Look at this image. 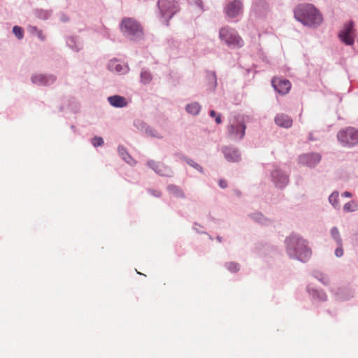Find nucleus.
Wrapping results in <instances>:
<instances>
[{
	"instance_id": "nucleus-1",
	"label": "nucleus",
	"mask_w": 358,
	"mask_h": 358,
	"mask_svg": "<svg viewBox=\"0 0 358 358\" xmlns=\"http://www.w3.org/2000/svg\"><path fill=\"white\" fill-rule=\"evenodd\" d=\"M285 250L288 257L301 262H307L312 256L308 241L300 234L292 233L285 239Z\"/></svg>"
},
{
	"instance_id": "nucleus-2",
	"label": "nucleus",
	"mask_w": 358,
	"mask_h": 358,
	"mask_svg": "<svg viewBox=\"0 0 358 358\" xmlns=\"http://www.w3.org/2000/svg\"><path fill=\"white\" fill-rule=\"evenodd\" d=\"M294 17L304 26L317 27L322 22V14L313 4L304 3L297 6L294 10Z\"/></svg>"
},
{
	"instance_id": "nucleus-3",
	"label": "nucleus",
	"mask_w": 358,
	"mask_h": 358,
	"mask_svg": "<svg viewBox=\"0 0 358 358\" xmlns=\"http://www.w3.org/2000/svg\"><path fill=\"white\" fill-rule=\"evenodd\" d=\"M120 29L123 35L131 41H137L143 36L142 27L131 17H124L122 20Z\"/></svg>"
},
{
	"instance_id": "nucleus-4",
	"label": "nucleus",
	"mask_w": 358,
	"mask_h": 358,
	"mask_svg": "<svg viewBox=\"0 0 358 358\" xmlns=\"http://www.w3.org/2000/svg\"><path fill=\"white\" fill-rule=\"evenodd\" d=\"M157 7L160 13L161 21L169 25V20L179 11V6L174 0H158Z\"/></svg>"
},
{
	"instance_id": "nucleus-5",
	"label": "nucleus",
	"mask_w": 358,
	"mask_h": 358,
	"mask_svg": "<svg viewBox=\"0 0 358 358\" xmlns=\"http://www.w3.org/2000/svg\"><path fill=\"white\" fill-rule=\"evenodd\" d=\"M220 39L224 42L228 46L233 48H241L243 45V41L238 34L237 31L231 27H224L220 29Z\"/></svg>"
},
{
	"instance_id": "nucleus-6",
	"label": "nucleus",
	"mask_w": 358,
	"mask_h": 358,
	"mask_svg": "<svg viewBox=\"0 0 358 358\" xmlns=\"http://www.w3.org/2000/svg\"><path fill=\"white\" fill-rule=\"evenodd\" d=\"M245 129L246 124L244 118L238 116L228 126L227 134L234 141H241L245 136Z\"/></svg>"
},
{
	"instance_id": "nucleus-7",
	"label": "nucleus",
	"mask_w": 358,
	"mask_h": 358,
	"mask_svg": "<svg viewBox=\"0 0 358 358\" xmlns=\"http://www.w3.org/2000/svg\"><path fill=\"white\" fill-rule=\"evenodd\" d=\"M338 141L346 147H352L358 144V129L347 127L340 130L337 134Z\"/></svg>"
},
{
	"instance_id": "nucleus-8",
	"label": "nucleus",
	"mask_w": 358,
	"mask_h": 358,
	"mask_svg": "<svg viewBox=\"0 0 358 358\" xmlns=\"http://www.w3.org/2000/svg\"><path fill=\"white\" fill-rule=\"evenodd\" d=\"M146 165L148 168L154 171L155 173L162 177L171 178L173 176L174 173L172 169L160 162L150 159L147 162Z\"/></svg>"
},
{
	"instance_id": "nucleus-9",
	"label": "nucleus",
	"mask_w": 358,
	"mask_h": 358,
	"mask_svg": "<svg viewBox=\"0 0 358 358\" xmlns=\"http://www.w3.org/2000/svg\"><path fill=\"white\" fill-rule=\"evenodd\" d=\"M271 179L275 187L278 189H284L289 181L288 174L278 167L271 171Z\"/></svg>"
},
{
	"instance_id": "nucleus-10",
	"label": "nucleus",
	"mask_w": 358,
	"mask_h": 358,
	"mask_svg": "<svg viewBox=\"0 0 358 358\" xmlns=\"http://www.w3.org/2000/svg\"><path fill=\"white\" fill-rule=\"evenodd\" d=\"M243 6L240 0L231 1L224 7V12L228 18L234 19L243 13Z\"/></svg>"
},
{
	"instance_id": "nucleus-11",
	"label": "nucleus",
	"mask_w": 358,
	"mask_h": 358,
	"mask_svg": "<svg viewBox=\"0 0 358 358\" xmlns=\"http://www.w3.org/2000/svg\"><path fill=\"white\" fill-rule=\"evenodd\" d=\"M57 80V76L51 73H36L31 76V81L38 86H50Z\"/></svg>"
},
{
	"instance_id": "nucleus-12",
	"label": "nucleus",
	"mask_w": 358,
	"mask_h": 358,
	"mask_svg": "<svg viewBox=\"0 0 358 358\" xmlns=\"http://www.w3.org/2000/svg\"><path fill=\"white\" fill-rule=\"evenodd\" d=\"M354 31V22L350 21L345 24L343 29L339 32L338 37L345 45H352L355 42Z\"/></svg>"
},
{
	"instance_id": "nucleus-13",
	"label": "nucleus",
	"mask_w": 358,
	"mask_h": 358,
	"mask_svg": "<svg viewBox=\"0 0 358 358\" xmlns=\"http://www.w3.org/2000/svg\"><path fill=\"white\" fill-rule=\"evenodd\" d=\"M225 159L231 163H238L241 160V154L238 148L233 146H223L222 148Z\"/></svg>"
},
{
	"instance_id": "nucleus-14",
	"label": "nucleus",
	"mask_w": 358,
	"mask_h": 358,
	"mask_svg": "<svg viewBox=\"0 0 358 358\" xmlns=\"http://www.w3.org/2000/svg\"><path fill=\"white\" fill-rule=\"evenodd\" d=\"M321 160V155L316 152L303 154L299 156V162L300 164L308 167H315Z\"/></svg>"
},
{
	"instance_id": "nucleus-15",
	"label": "nucleus",
	"mask_w": 358,
	"mask_h": 358,
	"mask_svg": "<svg viewBox=\"0 0 358 358\" xmlns=\"http://www.w3.org/2000/svg\"><path fill=\"white\" fill-rule=\"evenodd\" d=\"M271 84L274 90L281 94H287L291 89V83L287 79L273 78Z\"/></svg>"
},
{
	"instance_id": "nucleus-16",
	"label": "nucleus",
	"mask_w": 358,
	"mask_h": 358,
	"mask_svg": "<svg viewBox=\"0 0 358 358\" xmlns=\"http://www.w3.org/2000/svg\"><path fill=\"white\" fill-rule=\"evenodd\" d=\"M268 10V3L265 1L256 0L252 6L251 13L257 17H263Z\"/></svg>"
},
{
	"instance_id": "nucleus-17",
	"label": "nucleus",
	"mask_w": 358,
	"mask_h": 358,
	"mask_svg": "<svg viewBox=\"0 0 358 358\" xmlns=\"http://www.w3.org/2000/svg\"><path fill=\"white\" fill-rule=\"evenodd\" d=\"M306 291L314 301H325L327 300V295L324 291L323 289L315 288L311 284L307 285Z\"/></svg>"
},
{
	"instance_id": "nucleus-18",
	"label": "nucleus",
	"mask_w": 358,
	"mask_h": 358,
	"mask_svg": "<svg viewBox=\"0 0 358 358\" xmlns=\"http://www.w3.org/2000/svg\"><path fill=\"white\" fill-rule=\"evenodd\" d=\"M65 41L67 47L75 52H78L83 49V42L79 36H67L65 37Z\"/></svg>"
},
{
	"instance_id": "nucleus-19",
	"label": "nucleus",
	"mask_w": 358,
	"mask_h": 358,
	"mask_svg": "<svg viewBox=\"0 0 358 358\" xmlns=\"http://www.w3.org/2000/svg\"><path fill=\"white\" fill-rule=\"evenodd\" d=\"M275 124L283 128L288 129L292 125V119L284 113H278L275 117Z\"/></svg>"
},
{
	"instance_id": "nucleus-20",
	"label": "nucleus",
	"mask_w": 358,
	"mask_h": 358,
	"mask_svg": "<svg viewBox=\"0 0 358 358\" xmlns=\"http://www.w3.org/2000/svg\"><path fill=\"white\" fill-rule=\"evenodd\" d=\"M108 69L112 72L120 74H125L129 71L128 66L119 64L117 59L110 60L108 64Z\"/></svg>"
},
{
	"instance_id": "nucleus-21",
	"label": "nucleus",
	"mask_w": 358,
	"mask_h": 358,
	"mask_svg": "<svg viewBox=\"0 0 358 358\" xmlns=\"http://www.w3.org/2000/svg\"><path fill=\"white\" fill-rule=\"evenodd\" d=\"M108 103L115 108H123L127 106L126 98L120 95H113L108 97Z\"/></svg>"
},
{
	"instance_id": "nucleus-22",
	"label": "nucleus",
	"mask_w": 358,
	"mask_h": 358,
	"mask_svg": "<svg viewBox=\"0 0 358 358\" xmlns=\"http://www.w3.org/2000/svg\"><path fill=\"white\" fill-rule=\"evenodd\" d=\"M119 155L122 159L127 164L134 166L136 164V162L132 158V157L128 153L127 150L123 145H119L117 148Z\"/></svg>"
},
{
	"instance_id": "nucleus-23",
	"label": "nucleus",
	"mask_w": 358,
	"mask_h": 358,
	"mask_svg": "<svg viewBox=\"0 0 358 358\" xmlns=\"http://www.w3.org/2000/svg\"><path fill=\"white\" fill-rule=\"evenodd\" d=\"M336 298L340 301H347L353 296V292L348 288H338L335 293Z\"/></svg>"
},
{
	"instance_id": "nucleus-24",
	"label": "nucleus",
	"mask_w": 358,
	"mask_h": 358,
	"mask_svg": "<svg viewBox=\"0 0 358 358\" xmlns=\"http://www.w3.org/2000/svg\"><path fill=\"white\" fill-rule=\"evenodd\" d=\"M152 80V75L148 69L143 68L140 73V82L143 85H147Z\"/></svg>"
},
{
	"instance_id": "nucleus-25",
	"label": "nucleus",
	"mask_w": 358,
	"mask_h": 358,
	"mask_svg": "<svg viewBox=\"0 0 358 358\" xmlns=\"http://www.w3.org/2000/svg\"><path fill=\"white\" fill-rule=\"evenodd\" d=\"M201 110V106L199 103L194 101L188 103L185 106V110L187 113L194 116L198 115Z\"/></svg>"
},
{
	"instance_id": "nucleus-26",
	"label": "nucleus",
	"mask_w": 358,
	"mask_h": 358,
	"mask_svg": "<svg viewBox=\"0 0 358 358\" xmlns=\"http://www.w3.org/2000/svg\"><path fill=\"white\" fill-rule=\"evenodd\" d=\"M166 189H167V191L170 194H173L176 197L182 198V199L185 197V195L182 189L179 186H178L176 185H173V184L169 185L167 186Z\"/></svg>"
},
{
	"instance_id": "nucleus-27",
	"label": "nucleus",
	"mask_w": 358,
	"mask_h": 358,
	"mask_svg": "<svg viewBox=\"0 0 358 358\" xmlns=\"http://www.w3.org/2000/svg\"><path fill=\"white\" fill-rule=\"evenodd\" d=\"M250 217L254 221L260 223L264 225H268L271 224V220L266 218L262 213L257 212L250 215Z\"/></svg>"
},
{
	"instance_id": "nucleus-28",
	"label": "nucleus",
	"mask_w": 358,
	"mask_h": 358,
	"mask_svg": "<svg viewBox=\"0 0 358 358\" xmlns=\"http://www.w3.org/2000/svg\"><path fill=\"white\" fill-rule=\"evenodd\" d=\"M312 275L324 286H327L329 284V279L327 274L322 273L320 271L315 270L312 272Z\"/></svg>"
},
{
	"instance_id": "nucleus-29",
	"label": "nucleus",
	"mask_w": 358,
	"mask_h": 358,
	"mask_svg": "<svg viewBox=\"0 0 358 358\" xmlns=\"http://www.w3.org/2000/svg\"><path fill=\"white\" fill-rule=\"evenodd\" d=\"M338 197H339V192L338 191H334L329 196V203L336 210H339L341 208Z\"/></svg>"
},
{
	"instance_id": "nucleus-30",
	"label": "nucleus",
	"mask_w": 358,
	"mask_h": 358,
	"mask_svg": "<svg viewBox=\"0 0 358 358\" xmlns=\"http://www.w3.org/2000/svg\"><path fill=\"white\" fill-rule=\"evenodd\" d=\"M52 11L51 10H43L41 8H37L34 10L35 16L41 20H48L52 15Z\"/></svg>"
},
{
	"instance_id": "nucleus-31",
	"label": "nucleus",
	"mask_w": 358,
	"mask_h": 358,
	"mask_svg": "<svg viewBox=\"0 0 358 358\" xmlns=\"http://www.w3.org/2000/svg\"><path fill=\"white\" fill-rule=\"evenodd\" d=\"M330 234L336 245H341L343 243L342 238L336 227H333L330 230Z\"/></svg>"
},
{
	"instance_id": "nucleus-32",
	"label": "nucleus",
	"mask_w": 358,
	"mask_h": 358,
	"mask_svg": "<svg viewBox=\"0 0 358 358\" xmlns=\"http://www.w3.org/2000/svg\"><path fill=\"white\" fill-rule=\"evenodd\" d=\"M206 78L208 83L210 85L213 87V89H215L217 87V76L215 71H208L206 72Z\"/></svg>"
},
{
	"instance_id": "nucleus-33",
	"label": "nucleus",
	"mask_w": 358,
	"mask_h": 358,
	"mask_svg": "<svg viewBox=\"0 0 358 358\" xmlns=\"http://www.w3.org/2000/svg\"><path fill=\"white\" fill-rule=\"evenodd\" d=\"M224 266L231 273H236L241 268L240 264L235 262H226Z\"/></svg>"
},
{
	"instance_id": "nucleus-34",
	"label": "nucleus",
	"mask_w": 358,
	"mask_h": 358,
	"mask_svg": "<svg viewBox=\"0 0 358 358\" xmlns=\"http://www.w3.org/2000/svg\"><path fill=\"white\" fill-rule=\"evenodd\" d=\"M358 210V205L355 201H350L343 206V210L347 213L355 212Z\"/></svg>"
},
{
	"instance_id": "nucleus-35",
	"label": "nucleus",
	"mask_w": 358,
	"mask_h": 358,
	"mask_svg": "<svg viewBox=\"0 0 358 358\" xmlns=\"http://www.w3.org/2000/svg\"><path fill=\"white\" fill-rule=\"evenodd\" d=\"M144 133L149 136L162 139V136L158 133V131L150 126L148 125Z\"/></svg>"
},
{
	"instance_id": "nucleus-36",
	"label": "nucleus",
	"mask_w": 358,
	"mask_h": 358,
	"mask_svg": "<svg viewBox=\"0 0 358 358\" xmlns=\"http://www.w3.org/2000/svg\"><path fill=\"white\" fill-rule=\"evenodd\" d=\"M133 125L138 131L144 132L148 124L144 121L137 119L134 121Z\"/></svg>"
},
{
	"instance_id": "nucleus-37",
	"label": "nucleus",
	"mask_w": 358,
	"mask_h": 358,
	"mask_svg": "<svg viewBox=\"0 0 358 358\" xmlns=\"http://www.w3.org/2000/svg\"><path fill=\"white\" fill-rule=\"evenodd\" d=\"M13 33L15 34L16 38L19 40H21L24 37V30L21 27L14 26L13 27Z\"/></svg>"
},
{
	"instance_id": "nucleus-38",
	"label": "nucleus",
	"mask_w": 358,
	"mask_h": 358,
	"mask_svg": "<svg viewBox=\"0 0 358 358\" xmlns=\"http://www.w3.org/2000/svg\"><path fill=\"white\" fill-rule=\"evenodd\" d=\"M187 164L188 165H189L190 166L193 167L194 169H195L196 171H198L201 173H204L203 167L198 163L195 162L193 159H190L189 160H188Z\"/></svg>"
},
{
	"instance_id": "nucleus-39",
	"label": "nucleus",
	"mask_w": 358,
	"mask_h": 358,
	"mask_svg": "<svg viewBox=\"0 0 358 358\" xmlns=\"http://www.w3.org/2000/svg\"><path fill=\"white\" fill-rule=\"evenodd\" d=\"M104 141L102 137L100 136H94L91 139V143L94 147L97 148L99 146H101L103 144Z\"/></svg>"
},
{
	"instance_id": "nucleus-40",
	"label": "nucleus",
	"mask_w": 358,
	"mask_h": 358,
	"mask_svg": "<svg viewBox=\"0 0 358 358\" xmlns=\"http://www.w3.org/2000/svg\"><path fill=\"white\" fill-rule=\"evenodd\" d=\"M334 254L337 257H341L343 255V243L341 245H337Z\"/></svg>"
},
{
	"instance_id": "nucleus-41",
	"label": "nucleus",
	"mask_w": 358,
	"mask_h": 358,
	"mask_svg": "<svg viewBox=\"0 0 358 358\" xmlns=\"http://www.w3.org/2000/svg\"><path fill=\"white\" fill-rule=\"evenodd\" d=\"M194 4L198 6L201 11H203L205 9L203 8L202 0H194Z\"/></svg>"
},
{
	"instance_id": "nucleus-42",
	"label": "nucleus",
	"mask_w": 358,
	"mask_h": 358,
	"mask_svg": "<svg viewBox=\"0 0 358 358\" xmlns=\"http://www.w3.org/2000/svg\"><path fill=\"white\" fill-rule=\"evenodd\" d=\"M196 226H199V227H201L200 224H199L197 222H194V227H193V229L198 234H207V233L204 231H200L199 230V228H196Z\"/></svg>"
},
{
	"instance_id": "nucleus-43",
	"label": "nucleus",
	"mask_w": 358,
	"mask_h": 358,
	"mask_svg": "<svg viewBox=\"0 0 358 358\" xmlns=\"http://www.w3.org/2000/svg\"><path fill=\"white\" fill-rule=\"evenodd\" d=\"M219 186L222 189H225L228 186L227 182L225 180L220 179L219 180Z\"/></svg>"
},
{
	"instance_id": "nucleus-44",
	"label": "nucleus",
	"mask_w": 358,
	"mask_h": 358,
	"mask_svg": "<svg viewBox=\"0 0 358 358\" xmlns=\"http://www.w3.org/2000/svg\"><path fill=\"white\" fill-rule=\"evenodd\" d=\"M176 155L182 160L185 161L186 163H187L188 160L190 159V158L187 157L186 155H183V154H181V153H178V154H176Z\"/></svg>"
},
{
	"instance_id": "nucleus-45",
	"label": "nucleus",
	"mask_w": 358,
	"mask_h": 358,
	"mask_svg": "<svg viewBox=\"0 0 358 358\" xmlns=\"http://www.w3.org/2000/svg\"><path fill=\"white\" fill-rule=\"evenodd\" d=\"M149 192L156 197H159L161 196V193L157 190L149 189Z\"/></svg>"
},
{
	"instance_id": "nucleus-46",
	"label": "nucleus",
	"mask_w": 358,
	"mask_h": 358,
	"mask_svg": "<svg viewBox=\"0 0 358 358\" xmlns=\"http://www.w3.org/2000/svg\"><path fill=\"white\" fill-rule=\"evenodd\" d=\"M36 34L37 35L38 38L41 41H44L45 40V36L43 34V32H42L41 30H39Z\"/></svg>"
},
{
	"instance_id": "nucleus-47",
	"label": "nucleus",
	"mask_w": 358,
	"mask_h": 358,
	"mask_svg": "<svg viewBox=\"0 0 358 358\" xmlns=\"http://www.w3.org/2000/svg\"><path fill=\"white\" fill-rule=\"evenodd\" d=\"M29 30L31 34H36L39 31V29L36 27H34V26L30 27Z\"/></svg>"
},
{
	"instance_id": "nucleus-48",
	"label": "nucleus",
	"mask_w": 358,
	"mask_h": 358,
	"mask_svg": "<svg viewBox=\"0 0 358 358\" xmlns=\"http://www.w3.org/2000/svg\"><path fill=\"white\" fill-rule=\"evenodd\" d=\"M342 196L350 198L352 196V194L350 192L345 191L342 194Z\"/></svg>"
},
{
	"instance_id": "nucleus-49",
	"label": "nucleus",
	"mask_w": 358,
	"mask_h": 358,
	"mask_svg": "<svg viewBox=\"0 0 358 358\" xmlns=\"http://www.w3.org/2000/svg\"><path fill=\"white\" fill-rule=\"evenodd\" d=\"M222 118H221V115H220V114H219V115H218L217 116H216V117H215V122H216L217 124H221V123H222Z\"/></svg>"
},
{
	"instance_id": "nucleus-50",
	"label": "nucleus",
	"mask_w": 358,
	"mask_h": 358,
	"mask_svg": "<svg viewBox=\"0 0 358 358\" xmlns=\"http://www.w3.org/2000/svg\"><path fill=\"white\" fill-rule=\"evenodd\" d=\"M209 115H210V117H216V116H217V115L216 112H215L214 110H210V112H209Z\"/></svg>"
},
{
	"instance_id": "nucleus-51",
	"label": "nucleus",
	"mask_w": 358,
	"mask_h": 358,
	"mask_svg": "<svg viewBox=\"0 0 358 358\" xmlns=\"http://www.w3.org/2000/svg\"><path fill=\"white\" fill-rule=\"evenodd\" d=\"M308 140H309V141H315V138L313 137V134H312L311 132L309 134Z\"/></svg>"
},
{
	"instance_id": "nucleus-52",
	"label": "nucleus",
	"mask_w": 358,
	"mask_h": 358,
	"mask_svg": "<svg viewBox=\"0 0 358 358\" xmlns=\"http://www.w3.org/2000/svg\"><path fill=\"white\" fill-rule=\"evenodd\" d=\"M61 20L63 21V22H67L69 20L68 17H66L65 15H63L62 17H61Z\"/></svg>"
},
{
	"instance_id": "nucleus-53",
	"label": "nucleus",
	"mask_w": 358,
	"mask_h": 358,
	"mask_svg": "<svg viewBox=\"0 0 358 358\" xmlns=\"http://www.w3.org/2000/svg\"><path fill=\"white\" fill-rule=\"evenodd\" d=\"M216 239L218 242L221 243L222 241V237L220 236H217L216 237Z\"/></svg>"
},
{
	"instance_id": "nucleus-54",
	"label": "nucleus",
	"mask_w": 358,
	"mask_h": 358,
	"mask_svg": "<svg viewBox=\"0 0 358 358\" xmlns=\"http://www.w3.org/2000/svg\"><path fill=\"white\" fill-rule=\"evenodd\" d=\"M71 129L73 131V132H76V127H75L74 125H71Z\"/></svg>"
},
{
	"instance_id": "nucleus-55",
	"label": "nucleus",
	"mask_w": 358,
	"mask_h": 358,
	"mask_svg": "<svg viewBox=\"0 0 358 358\" xmlns=\"http://www.w3.org/2000/svg\"><path fill=\"white\" fill-rule=\"evenodd\" d=\"M236 194L238 196H240V195H241V192H240V191H236Z\"/></svg>"
},
{
	"instance_id": "nucleus-56",
	"label": "nucleus",
	"mask_w": 358,
	"mask_h": 358,
	"mask_svg": "<svg viewBox=\"0 0 358 358\" xmlns=\"http://www.w3.org/2000/svg\"><path fill=\"white\" fill-rule=\"evenodd\" d=\"M208 236H209V238H210V240H212V239H213V238H212V236H211L210 235H209V234H208Z\"/></svg>"
},
{
	"instance_id": "nucleus-57",
	"label": "nucleus",
	"mask_w": 358,
	"mask_h": 358,
	"mask_svg": "<svg viewBox=\"0 0 358 358\" xmlns=\"http://www.w3.org/2000/svg\"><path fill=\"white\" fill-rule=\"evenodd\" d=\"M357 42H358V38H357Z\"/></svg>"
}]
</instances>
